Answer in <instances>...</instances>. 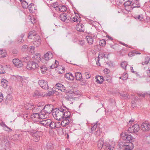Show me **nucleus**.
I'll return each mask as SVG.
<instances>
[{
    "label": "nucleus",
    "instance_id": "obj_19",
    "mask_svg": "<svg viewBox=\"0 0 150 150\" xmlns=\"http://www.w3.org/2000/svg\"><path fill=\"white\" fill-rule=\"evenodd\" d=\"M104 143L103 140L102 139H101L99 140L98 142V147L99 149H101L102 147H104L103 146Z\"/></svg>",
    "mask_w": 150,
    "mask_h": 150
},
{
    "label": "nucleus",
    "instance_id": "obj_56",
    "mask_svg": "<svg viewBox=\"0 0 150 150\" xmlns=\"http://www.w3.org/2000/svg\"><path fill=\"white\" fill-rule=\"evenodd\" d=\"M28 48V46L26 45H24L21 48L22 51H24L26 50Z\"/></svg>",
    "mask_w": 150,
    "mask_h": 150
},
{
    "label": "nucleus",
    "instance_id": "obj_16",
    "mask_svg": "<svg viewBox=\"0 0 150 150\" xmlns=\"http://www.w3.org/2000/svg\"><path fill=\"white\" fill-rule=\"evenodd\" d=\"M40 123L42 125L45 126L49 125L50 123L51 122V120L50 119H47L45 120H43L40 121Z\"/></svg>",
    "mask_w": 150,
    "mask_h": 150
},
{
    "label": "nucleus",
    "instance_id": "obj_59",
    "mask_svg": "<svg viewBox=\"0 0 150 150\" xmlns=\"http://www.w3.org/2000/svg\"><path fill=\"white\" fill-rule=\"evenodd\" d=\"M100 129L98 130L95 133L96 135L98 136L100 135Z\"/></svg>",
    "mask_w": 150,
    "mask_h": 150
},
{
    "label": "nucleus",
    "instance_id": "obj_53",
    "mask_svg": "<svg viewBox=\"0 0 150 150\" xmlns=\"http://www.w3.org/2000/svg\"><path fill=\"white\" fill-rule=\"evenodd\" d=\"M122 76H123L122 80H127L128 78L127 74L125 73H124Z\"/></svg>",
    "mask_w": 150,
    "mask_h": 150
},
{
    "label": "nucleus",
    "instance_id": "obj_50",
    "mask_svg": "<svg viewBox=\"0 0 150 150\" xmlns=\"http://www.w3.org/2000/svg\"><path fill=\"white\" fill-rule=\"evenodd\" d=\"M40 95V94L39 92L38 91H36L34 92L33 96L34 97H37Z\"/></svg>",
    "mask_w": 150,
    "mask_h": 150
},
{
    "label": "nucleus",
    "instance_id": "obj_62",
    "mask_svg": "<svg viewBox=\"0 0 150 150\" xmlns=\"http://www.w3.org/2000/svg\"><path fill=\"white\" fill-rule=\"evenodd\" d=\"M4 97L2 93H0V102H2L3 99Z\"/></svg>",
    "mask_w": 150,
    "mask_h": 150
},
{
    "label": "nucleus",
    "instance_id": "obj_64",
    "mask_svg": "<svg viewBox=\"0 0 150 150\" xmlns=\"http://www.w3.org/2000/svg\"><path fill=\"white\" fill-rule=\"evenodd\" d=\"M145 59L146 60L144 62H142V64L143 65L147 64L149 63V61L148 60V59Z\"/></svg>",
    "mask_w": 150,
    "mask_h": 150
},
{
    "label": "nucleus",
    "instance_id": "obj_23",
    "mask_svg": "<svg viewBox=\"0 0 150 150\" xmlns=\"http://www.w3.org/2000/svg\"><path fill=\"white\" fill-rule=\"evenodd\" d=\"M125 150H132L134 147L132 144L130 143L128 145L125 146Z\"/></svg>",
    "mask_w": 150,
    "mask_h": 150
},
{
    "label": "nucleus",
    "instance_id": "obj_12",
    "mask_svg": "<svg viewBox=\"0 0 150 150\" xmlns=\"http://www.w3.org/2000/svg\"><path fill=\"white\" fill-rule=\"evenodd\" d=\"M60 125V123L59 122L55 123L53 122H52L51 120V122L50 123L49 126L51 129H54L55 127H59Z\"/></svg>",
    "mask_w": 150,
    "mask_h": 150
},
{
    "label": "nucleus",
    "instance_id": "obj_38",
    "mask_svg": "<svg viewBox=\"0 0 150 150\" xmlns=\"http://www.w3.org/2000/svg\"><path fill=\"white\" fill-rule=\"evenodd\" d=\"M22 6L23 8H28V3L25 1H23L22 3Z\"/></svg>",
    "mask_w": 150,
    "mask_h": 150
},
{
    "label": "nucleus",
    "instance_id": "obj_35",
    "mask_svg": "<svg viewBox=\"0 0 150 150\" xmlns=\"http://www.w3.org/2000/svg\"><path fill=\"white\" fill-rule=\"evenodd\" d=\"M25 107L26 109L31 110L33 108L34 106L33 105H32L31 104H26Z\"/></svg>",
    "mask_w": 150,
    "mask_h": 150
},
{
    "label": "nucleus",
    "instance_id": "obj_58",
    "mask_svg": "<svg viewBox=\"0 0 150 150\" xmlns=\"http://www.w3.org/2000/svg\"><path fill=\"white\" fill-rule=\"evenodd\" d=\"M143 17L142 15H139L138 16V17H136V19H139L140 21L142 20V19H143Z\"/></svg>",
    "mask_w": 150,
    "mask_h": 150
},
{
    "label": "nucleus",
    "instance_id": "obj_2",
    "mask_svg": "<svg viewBox=\"0 0 150 150\" xmlns=\"http://www.w3.org/2000/svg\"><path fill=\"white\" fill-rule=\"evenodd\" d=\"M53 108V106L52 105H47L45 107L38 105L37 107L34 108L33 110L34 112L36 110H38V111H43L46 115H48V114L52 112Z\"/></svg>",
    "mask_w": 150,
    "mask_h": 150
},
{
    "label": "nucleus",
    "instance_id": "obj_7",
    "mask_svg": "<svg viewBox=\"0 0 150 150\" xmlns=\"http://www.w3.org/2000/svg\"><path fill=\"white\" fill-rule=\"evenodd\" d=\"M63 120L61 123H60L62 127H65L68 125L70 122V116L68 117H66V116H64L63 117Z\"/></svg>",
    "mask_w": 150,
    "mask_h": 150
},
{
    "label": "nucleus",
    "instance_id": "obj_3",
    "mask_svg": "<svg viewBox=\"0 0 150 150\" xmlns=\"http://www.w3.org/2000/svg\"><path fill=\"white\" fill-rule=\"evenodd\" d=\"M47 117L48 115H46L43 111H41L40 113H33L31 116L33 120L35 121H39V119H44L47 118Z\"/></svg>",
    "mask_w": 150,
    "mask_h": 150
},
{
    "label": "nucleus",
    "instance_id": "obj_37",
    "mask_svg": "<svg viewBox=\"0 0 150 150\" xmlns=\"http://www.w3.org/2000/svg\"><path fill=\"white\" fill-rule=\"evenodd\" d=\"M139 1V0H136L135 2L133 3L132 5L134 7H138L140 6L138 2Z\"/></svg>",
    "mask_w": 150,
    "mask_h": 150
},
{
    "label": "nucleus",
    "instance_id": "obj_24",
    "mask_svg": "<svg viewBox=\"0 0 150 150\" xmlns=\"http://www.w3.org/2000/svg\"><path fill=\"white\" fill-rule=\"evenodd\" d=\"M65 77L68 80H73L74 79V76L70 73L66 74L65 75Z\"/></svg>",
    "mask_w": 150,
    "mask_h": 150
},
{
    "label": "nucleus",
    "instance_id": "obj_11",
    "mask_svg": "<svg viewBox=\"0 0 150 150\" xmlns=\"http://www.w3.org/2000/svg\"><path fill=\"white\" fill-rule=\"evenodd\" d=\"M54 87L55 88L60 90L61 91L63 92H64L66 90V88L64 85L59 83H57L55 85Z\"/></svg>",
    "mask_w": 150,
    "mask_h": 150
},
{
    "label": "nucleus",
    "instance_id": "obj_8",
    "mask_svg": "<svg viewBox=\"0 0 150 150\" xmlns=\"http://www.w3.org/2000/svg\"><path fill=\"white\" fill-rule=\"evenodd\" d=\"M12 62L15 66L17 68L21 67L23 66L22 61L18 59H13Z\"/></svg>",
    "mask_w": 150,
    "mask_h": 150
},
{
    "label": "nucleus",
    "instance_id": "obj_9",
    "mask_svg": "<svg viewBox=\"0 0 150 150\" xmlns=\"http://www.w3.org/2000/svg\"><path fill=\"white\" fill-rule=\"evenodd\" d=\"M141 128L143 131H148L150 129V124L144 122L141 126Z\"/></svg>",
    "mask_w": 150,
    "mask_h": 150
},
{
    "label": "nucleus",
    "instance_id": "obj_42",
    "mask_svg": "<svg viewBox=\"0 0 150 150\" xmlns=\"http://www.w3.org/2000/svg\"><path fill=\"white\" fill-rule=\"evenodd\" d=\"M128 135L125 133H122L121 135V137L123 140H126Z\"/></svg>",
    "mask_w": 150,
    "mask_h": 150
},
{
    "label": "nucleus",
    "instance_id": "obj_43",
    "mask_svg": "<svg viewBox=\"0 0 150 150\" xmlns=\"http://www.w3.org/2000/svg\"><path fill=\"white\" fill-rule=\"evenodd\" d=\"M30 59V58L29 57L27 56L25 57H24L22 59V61L24 62H27Z\"/></svg>",
    "mask_w": 150,
    "mask_h": 150
},
{
    "label": "nucleus",
    "instance_id": "obj_28",
    "mask_svg": "<svg viewBox=\"0 0 150 150\" xmlns=\"http://www.w3.org/2000/svg\"><path fill=\"white\" fill-rule=\"evenodd\" d=\"M112 144V142H111V141H109V142L107 141L105 142L104 143L103 146H104V147L103 148L104 149L107 148H109L110 146H111V144Z\"/></svg>",
    "mask_w": 150,
    "mask_h": 150
},
{
    "label": "nucleus",
    "instance_id": "obj_17",
    "mask_svg": "<svg viewBox=\"0 0 150 150\" xmlns=\"http://www.w3.org/2000/svg\"><path fill=\"white\" fill-rule=\"evenodd\" d=\"M75 75L77 80L82 81H83V79L82 78V75L80 73L76 72L75 73Z\"/></svg>",
    "mask_w": 150,
    "mask_h": 150
},
{
    "label": "nucleus",
    "instance_id": "obj_44",
    "mask_svg": "<svg viewBox=\"0 0 150 150\" xmlns=\"http://www.w3.org/2000/svg\"><path fill=\"white\" fill-rule=\"evenodd\" d=\"M99 45L102 46H104L106 44V41L103 39L100 40L99 42Z\"/></svg>",
    "mask_w": 150,
    "mask_h": 150
},
{
    "label": "nucleus",
    "instance_id": "obj_36",
    "mask_svg": "<svg viewBox=\"0 0 150 150\" xmlns=\"http://www.w3.org/2000/svg\"><path fill=\"white\" fill-rule=\"evenodd\" d=\"M29 19L31 23L34 24L35 23L36 21V19L33 16H28Z\"/></svg>",
    "mask_w": 150,
    "mask_h": 150
},
{
    "label": "nucleus",
    "instance_id": "obj_39",
    "mask_svg": "<svg viewBox=\"0 0 150 150\" xmlns=\"http://www.w3.org/2000/svg\"><path fill=\"white\" fill-rule=\"evenodd\" d=\"M2 143L3 144V146H5L6 148H7L9 146L10 144L8 142V140H6L5 142L3 141Z\"/></svg>",
    "mask_w": 150,
    "mask_h": 150
},
{
    "label": "nucleus",
    "instance_id": "obj_30",
    "mask_svg": "<svg viewBox=\"0 0 150 150\" xmlns=\"http://www.w3.org/2000/svg\"><path fill=\"white\" fill-rule=\"evenodd\" d=\"M134 132H137L139 130V125L135 124L132 126Z\"/></svg>",
    "mask_w": 150,
    "mask_h": 150
},
{
    "label": "nucleus",
    "instance_id": "obj_31",
    "mask_svg": "<svg viewBox=\"0 0 150 150\" xmlns=\"http://www.w3.org/2000/svg\"><path fill=\"white\" fill-rule=\"evenodd\" d=\"M134 139V138H133L131 135H128L127 139H126L125 141L126 142L131 143Z\"/></svg>",
    "mask_w": 150,
    "mask_h": 150
},
{
    "label": "nucleus",
    "instance_id": "obj_13",
    "mask_svg": "<svg viewBox=\"0 0 150 150\" xmlns=\"http://www.w3.org/2000/svg\"><path fill=\"white\" fill-rule=\"evenodd\" d=\"M44 59L46 61L50 60L53 57V54L51 52H48L45 54L44 56Z\"/></svg>",
    "mask_w": 150,
    "mask_h": 150
},
{
    "label": "nucleus",
    "instance_id": "obj_22",
    "mask_svg": "<svg viewBox=\"0 0 150 150\" xmlns=\"http://www.w3.org/2000/svg\"><path fill=\"white\" fill-rule=\"evenodd\" d=\"M80 92L79 91L76 89L73 91L71 90L68 93H66V95H67L69 94H71L72 96H74V95H78L79 94Z\"/></svg>",
    "mask_w": 150,
    "mask_h": 150
},
{
    "label": "nucleus",
    "instance_id": "obj_1",
    "mask_svg": "<svg viewBox=\"0 0 150 150\" xmlns=\"http://www.w3.org/2000/svg\"><path fill=\"white\" fill-rule=\"evenodd\" d=\"M68 110L65 107L55 109L54 110L52 115L53 117L58 120H60L64 116L68 117L71 115L70 112L68 111Z\"/></svg>",
    "mask_w": 150,
    "mask_h": 150
},
{
    "label": "nucleus",
    "instance_id": "obj_60",
    "mask_svg": "<svg viewBox=\"0 0 150 150\" xmlns=\"http://www.w3.org/2000/svg\"><path fill=\"white\" fill-rule=\"evenodd\" d=\"M52 7L55 8V9L56 10V7H59L58 6V5L57 3H54L53 5L52 6Z\"/></svg>",
    "mask_w": 150,
    "mask_h": 150
},
{
    "label": "nucleus",
    "instance_id": "obj_21",
    "mask_svg": "<svg viewBox=\"0 0 150 150\" xmlns=\"http://www.w3.org/2000/svg\"><path fill=\"white\" fill-rule=\"evenodd\" d=\"M86 40L87 41V42L89 44L91 45L93 44V39L91 35H87L86 36Z\"/></svg>",
    "mask_w": 150,
    "mask_h": 150
},
{
    "label": "nucleus",
    "instance_id": "obj_20",
    "mask_svg": "<svg viewBox=\"0 0 150 150\" xmlns=\"http://www.w3.org/2000/svg\"><path fill=\"white\" fill-rule=\"evenodd\" d=\"M84 26L81 24H80L76 25V30L80 32L83 31L84 30Z\"/></svg>",
    "mask_w": 150,
    "mask_h": 150
},
{
    "label": "nucleus",
    "instance_id": "obj_45",
    "mask_svg": "<svg viewBox=\"0 0 150 150\" xmlns=\"http://www.w3.org/2000/svg\"><path fill=\"white\" fill-rule=\"evenodd\" d=\"M103 57H105V55L103 53L100 52L99 54L98 57V59L97 60L99 61L101 58H103Z\"/></svg>",
    "mask_w": 150,
    "mask_h": 150
},
{
    "label": "nucleus",
    "instance_id": "obj_47",
    "mask_svg": "<svg viewBox=\"0 0 150 150\" xmlns=\"http://www.w3.org/2000/svg\"><path fill=\"white\" fill-rule=\"evenodd\" d=\"M69 94L67 95V96L66 97V99L68 100L71 101H72L74 99L73 98L74 97L71 96H69Z\"/></svg>",
    "mask_w": 150,
    "mask_h": 150
},
{
    "label": "nucleus",
    "instance_id": "obj_63",
    "mask_svg": "<svg viewBox=\"0 0 150 150\" xmlns=\"http://www.w3.org/2000/svg\"><path fill=\"white\" fill-rule=\"evenodd\" d=\"M109 70L107 69H105L103 70L104 72L106 74H108L109 73Z\"/></svg>",
    "mask_w": 150,
    "mask_h": 150
},
{
    "label": "nucleus",
    "instance_id": "obj_34",
    "mask_svg": "<svg viewBox=\"0 0 150 150\" xmlns=\"http://www.w3.org/2000/svg\"><path fill=\"white\" fill-rule=\"evenodd\" d=\"M72 21L74 22H76L77 23H80V18L77 16H74L72 18Z\"/></svg>",
    "mask_w": 150,
    "mask_h": 150
},
{
    "label": "nucleus",
    "instance_id": "obj_57",
    "mask_svg": "<svg viewBox=\"0 0 150 150\" xmlns=\"http://www.w3.org/2000/svg\"><path fill=\"white\" fill-rule=\"evenodd\" d=\"M85 74L86 75V78L87 79H89L91 77V75L88 72H86L85 73Z\"/></svg>",
    "mask_w": 150,
    "mask_h": 150
},
{
    "label": "nucleus",
    "instance_id": "obj_6",
    "mask_svg": "<svg viewBox=\"0 0 150 150\" xmlns=\"http://www.w3.org/2000/svg\"><path fill=\"white\" fill-rule=\"evenodd\" d=\"M30 134L33 138V140L35 142H38L40 139V137L41 135V133L39 131L32 132Z\"/></svg>",
    "mask_w": 150,
    "mask_h": 150
},
{
    "label": "nucleus",
    "instance_id": "obj_52",
    "mask_svg": "<svg viewBox=\"0 0 150 150\" xmlns=\"http://www.w3.org/2000/svg\"><path fill=\"white\" fill-rule=\"evenodd\" d=\"M115 143L114 142H112V144H111V146H110L108 148V149L109 150H113L114 149V146H115Z\"/></svg>",
    "mask_w": 150,
    "mask_h": 150
},
{
    "label": "nucleus",
    "instance_id": "obj_15",
    "mask_svg": "<svg viewBox=\"0 0 150 150\" xmlns=\"http://www.w3.org/2000/svg\"><path fill=\"white\" fill-rule=\"evenodd\" d=\"M38 36H39L38 35H35L34 34H32V32H31L29 33L28 38L30 39H33L34 41H38L37 39Z\"/></svg>",
    "mask_w": 150,
    "mask_h": 150
},
{
    "label": "nucleus",
    "instance_id": "obj_55",
    "mask_svg": "<svg viewBox=\"0 0 150 150\" xmlns=\"http://www.w3.org/2000/svg\"><path fill=\"white\" fill-rule=\"evenodd\" d=\"M120 95L121 96L124 97L125 98H127L128 96V95L127 93H122L120 94Z\"/></svg>",
    "mask_w": 150,
    "mask_h": 150
},
{
    "label": "nucleus",
    "instance_id": "obj_5",
    "mask_svg": "<svg viewBox=\"0 0 150 150\" xmlns=\"http://www.w3.org/2000/svg\"><path fill=\"white\" fill-rule=\"evenodd\" d=\"M38 83L42 88L45 89H48L49 86L47 82L46 81L44 80H40L38 81Z\"/></svg>",
    "mask_w": 150,
    "mask_h": 150
},
{
    "label": "nucleus",
    "instance_id": "obj_4",
    "mask_svg": "<svg viewBox=\"0 0 150 150\" xmlns=\"http://www.w3.org/2000/svg\"><path fill=\"white\" fill-rule=\"evenodd\" d=\"M39 67L38 63L33 62V61L28 62L27 66V68L28 69L31 70H34L36 69Z\"/></svg>",
    "mask_w": 150,
    "mask_h": 150
},
{
    "label": "nucleus",
    "instance_id": "obj_33",
    "mask_svg": "<svg viewBox=\"0 0 150 150\" xmlns=\"http://www.w3.org/2000/svg\"><path fill=\"white\" fill-rule=\"evenodd\" d=\"M28 8H29L30 12L31 13H33V9H34V4L33 3L30 4L28 6Z\"/></svg>",
    "mask_w": 150,
    "mask_h": 150
},
{
    "label": "nucleus",
    "instance_id": "obj_48",
    "mask_svg": "<svg viewBox=\"0 0 150 150\" xmlns=\"http://www.w3.org/2000/svg\"><path fill=\"white\" fill-rule=\"evenodd\" d=\"M28 49L29 51H30L31 53H34L35 52V47L34 46L30 47L28 48Z\"/></svg>",
    "mask_w": 150,
    "mask_h": 150
},
{
    "label": "nucleus",
    "instance_id": "obj_40",
    "mask_svg": "<svg viewBox=\"0 0 150 150\" xmlns=\"http://www.w3.org/2000/svg\"><path fill=\"white\" fill-rule=\"evenodd\" d=\"M40 69L42 73L44 74L45 71L47 69V67L45 65H43L40 67Z\"/></svg>",
    "mask_w": 150,
    "mask_h": 150
},
{
    "label": "nucleus",
    "instance_id": "obj_14",
    "mask_svg": "<svg viewBox=\"0 0 150 150\" xmlns=\"http://www.w3.org/2000/svg\"><path fill=\"white\" fill-rule=\"evenodd\" d=\"M56 10L57 11L60 12H64L66 11L67 9V7L64 5H62L59 6V7H56Z\"/></svg>",
    "mask_w": 150,
    "mask_h": 150
},
{
    "label": "nucleus",
    "instance_id": "obj_29",
    "mask_svg": "<svg viewBox=\"0 0 150 150\" xmlns=\"http://www.w3.org/2000/svg\"><path fill=\"white\" fill-rule=\"evenodd\" d=\"M96 82L98 83H101L103 82V77L98 76L96 77Z\"/></svg>",
    "mask_w": 150,
    "mask_h": 150
},
{
    "label": "nucleus",
    "instance_id": "obj_54",
    "mask_svg": "<svg viewBox=\"0 0 150 150\" xmlns=\"http://www.w3.org/2000/svg\"><path fill=\"white\" fill-rule=\"evenodd\" d=\"M128 132L130 133H132L134 132L132 126L129 127L128 129Z\"/></svg>",
    "mask_w": 150,
    "mask_h": 150
},
{
    "label": "nucleus",
    "instance_id": "obj_51",
    "mask_svg": "<svg viewBox=\"0 0 150 150\" xmlns=\"http://www.w3.org/2000/svg\"><path fill=\"white\" fill-rule=\"evenodd\" d=\"M98 122H97L93 125V126L91 128V130L92 131L95 130L96 129L98 125Z\"/></svg>",
    "mask_w": 150,
    "mask_h": 150
},
{
    "label": "nucleus",
    "instance_id": "obj_27",
    "mask_svg": "<svg viewBox=\"0 0 150 150\" xmlns=\"http://www.w3.org/2000/svg\"><path fill=\"white\" fill-rule=\"evenodd\" d=\"M7 56V53L5 50H0V57H4Z\"/></svg>",
    "mask_w": 150,
    "mask_h": 150
},
{
    "label": "nucleus",
    "instance_id": "obj_25",
    "mask_svg": "<svg viewBox=\"0 0 150 150\" xmlns=\"http://www.w3.org/2000/svg\"><path fill=\"white\" fill-rule=\"evenodd\" d=\"M59 17L61 20L63 21H65L67 18V15L65 13H63L61 14Z\"/></svg>",
    "mask_w": 150,
    "mask_h": 150
},
{
    "label": "nucleus",
    "instance_id": "obj_46",
    "mask_svg": "<svg viewBox=\"0 0 150 150\" xmlns=\"http://www.w3.org/2000/svg\"><path fill=\"white\" fill-rule=\"evenodd\" d=\"M132 0H129L125 2L124 4V5L125 6H129L132 3Z\"/></svg>",
    "mask_w": 150,
    "mask_h": 150
},
{
    "label": "nucleus",
    "instance_id": "obj_18",
    "mask_svg": "<svg viewBox=\"0 0 150 150\" xmlns=\"http://www.w3.org/2000/svg\"><path fill=\"white\" fill-rule=\"evenodd\" d=\"M2 86L4 88H6L8 84V82L6 79H3L1 81Z\"/></svg>",
    "mask_w": 150,
    "mask_h": 150
},
{
    "label": "nucleus",
    "instance_id": "obj_10",
    "mask_svg": "<svg viewBox=\"0 0 150 150\" xmlns=\"http://www.w3.org/2000/svg\"><path fill=\"white\" fill-rule=\"evenodd\" d=\"M31 61L38 64L41 61L40 54L38 53H36L32 57Z\"/></svg>",
    "mask_w": 150,
    "mask_h": 150
},
{
    "label": "nucleus",
    "instance_id": "obj_61",
    "mask_svg": "<svg viewBox=\"0 0 150 150\" xmlns=\"http://www.w3.org/2000/svg\"><path fill=\"white\" fill-rule=\"evenodd\" d=\"M128 56L130 57L133 56L135 55L134 52H130L128 54Z\"/></svg>",
    "mask_w": 150,
    "mask_h": 150
},
{
    "label": "nucleus",
    "instance_id": "obj_41",
    "mask_svg": "<svg viewBox=\"0 0 150 150\" xmlns=\"http://www.w3.org/2000/svg\"><path fill=\"white\" fill-rule=\"evenodd\" d=\"M59 64L57 60H55L54 62V65H52L50 66V68L51 69H54L56 68Z\"/></svg>",
    "mask_w": 150,
    "mask_h": 150
},
{
    "label": "nucleus",
    "instance_id": "obj_32",
    "mask_svg": "<svg viewBox=\"0 0 150 150\" xmlns=\"http://www.w3.org/2000/svg\"><path fill=\"white\" fill-rule=\"evenodd\" d=\"M47 150H52L53 149L54 146L52 143H48L47 144Z\"/></svg>",
    "mask_w": 150,
    "mask_h": 150
},
{
    "label": "nucleus",
    "instance_id": "obj_49",
    "mask_svg": "<svg viewBox=\"0 0 150 150\" xmlns=\"http://www.w3.org/2000/svg\"><path fill=\"white\" fill-rule=\"evenodd\" d=\"M127 65V62H124L122 63L121 64V66L122 67L126 70V68Z\"/></svg>",
    "mask_w": 150,
    "mask_h": 150
},
{
    "label": "nucleus",
    "instance_id": "obj_26",
    "mask_svg": "<svg viewBox=\"0 0 150 150\" xmlns=\"http://www.w3.org/2000/svg\"><path fill=\"white\" fill-rule=\"evenodd\" d=\"M38 41H35L33 42V44L36 47H38L40 44V39L39 36H38L37 38Z\"/></svg>",
    "mask_w": 150,
    "mask_h": 150
}]
</instances>
